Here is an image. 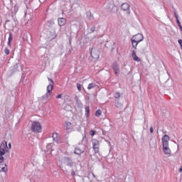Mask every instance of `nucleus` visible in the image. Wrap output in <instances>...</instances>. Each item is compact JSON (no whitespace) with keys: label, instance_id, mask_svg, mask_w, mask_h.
Masks as SVG:
<instances>
[{"label":"nucleus","instance_id":"nucleus-4","mask_svg":"<svg viewBox=\"0 0 182 182\" xmlns=\"http://www.w3.org/2000/svg\"><path fill=\"white\" fill-rule=\"evenodd\" d=\"M100 141L97 139H93L92 140V149L95 153V154H97L100 151Z\"/></svg>","mask_w":182,"mask_h":182},{"label":"nucleus","instance_id":"nucleus-30","mask_svg":"<svg viewBox=\"0 0 182 182\" xmlns=\"http://www.w3.org/2000/svg\"><path fill=\"white\" fill-rule=\"evenodd\" d=\"M150 133H151V134L153 133V127H150Z\"/></svg>","mask_w":182,"mask_h":182},{"label":"nucleus","instance_id":"nucleus-21","mask_svg":"<svg viewBox=\"0 0 182 182\" xmlns=\"http://www.w3.org/2000/svg\"><path fill=\"white\" fill-rule=\"evenodd\" d=\"M90 134L92 136H95V134H96V131L92 129L91 131H90Z\"/></svg>","mask_w":182,"mask_h":182},{"label":"nucleus","instance_id":"nucleus-32","mask_svg":"<svg viewBox=\"0 0 182 182\" xmlns=\"http://www.w3.org/2000/svg\"><path fill=\"white\" fill-rule=\"evenodd\" d=\"M92 58H95V56H93V52L91 51V53H90Z\"/></svg>","mask_w":182,"mask_h":182},{"label":"nucleus","instance_id":"nucleus-33","mask_svg":"<svg viewBox=\"0 0 182 182\" xmlns=\"http://www.w3.org/2000/svg\"><path fill=\"white\" fill-rule=\"evenodd\" d=\"M11 41H8V46H11Z\"/></svg>","mask_w":182,"mask_h":182},{"label":"nucleus","instance_id":"nucleus-10","mask_svg":"<svg viewBox=\"0 0 182 182\" xmlns=\"http://www.w3.org/2000/svg\"><path fill=\"white\" fill-rule=\"evenodd\" d=\"M8 171V168L6 167V164H0V173H6Z\"/></svg>","mask_w":182,"mask_h":182},{"label":"nucleus","instance_id":"nucleus-25","mask_svg":"<svg viewBox=\"0 0 182 182\" xmlns=\"http://www.w3.org/2000/svg\"><path fill=\"white\" fill-rule=\"evenodd\" d=\"M115 97H116V99H119V97H120V93L117 92V93L115 94Z\"/></svg>","mask_w":182,"mask_h":182},{"label":"nucleus","instance_id":"nucleus-3","mask_svg":"<svg viewBox=\"0 0 182 182\" xmlns=\"http://www.w3.org/2000/svg\"><path fill=\"white\" fill-rule=\"evenodd\" d=\"M31 130L34 133H41L42 132V125L38 122H34L31 125Z\"/></svg>","mask_w":182,"mask_h":182},{"label":"nucleus","instance_id":"nucleus-8","mask_svg":"<svg viewBox=\"0 0 182 182\" xmlns=\"http://www.w3.org/2000/svg\"><path fill=\"white\" fill-rule=\"evenodd\" d=\"M48 80L51 82V84L47 86V92H50V93H52V90H53V86H54L53 80H52V79L50 78H48Z\"/></svg>","mask_w":182,"mask_h":182},{"label":"nucleus","instance_id":"nucleus-16","mask_svg":"<svg viewBox=\"0 0 182 182\" xmlns=\"http://www.w3.org/2000/svg\"><path fill=\"white\" fill-rule=\"evenodd\" d=\"M89 113H90V108L89 107H85V114L87 117L89 116Z\"/></svg>","mask_w":182,"mask_h":182},{"label":"nucleus","instance_id":"nucleus-7","mask_svg":"<svg viewBox=\"0 0 182 182\" xmlns=\"http://www.w3.org/2000/svg\"><path fill=\"white\" fill-rule=\"evenodd\" d=\"M58 23L59 26H65V25H66V18H65L63 17L58 18Z\"/></svg>","mask_w":182,"mask_h":182},{"label":"nucleus","instance_id":"nucleus-20","mask_svg":"<svg viewBox=\"0 0 182 182\" xmlns=\"http://www.w3.org/2000/svg\"><path fill=\"white\" fill-rule=\"evenodd\" d=\"M4 53H6V55H9V53H11V51L9 50V49H8V48H5Z\"/></svg>","mask_w":182,"mask_h":182},{"label":"nucleus","instance_id":"nucleus-1","mask_svg":"<svg viewBox=\"0 0 182 182\" xmlns=\"http://www.w3.org/2000/svg\"><path fill=\"white\" fill-rule=\"evenodd\" d=\"M163 150L165 154H171V150L168 147V141H170V136L168 135H164L162 139Z\"/></svg>","mask_w":182,"mask_h":182},{"label":"nucleus","instance_id":"nucleus-35","mask_svg":"<svg viewBox=\"0 0 182 182\" xmlns=\"http://www.w3.org/2000/svg\"><path fill=\"white\" fill-rule=\"evenodd\" d=\"M65 154L68 155V151H66V152L65 153Z\"/></svg>","mask_w":182,"mask_h":182},{"label":"nucleus","instance_id":"nucleus-36","mask_svg":"<svg viewBox=\"0 0 182 182\" xmlns=\"http://www.w3.org/2000/svg\"><path fill=\"white\" fill-rule=\"evenodd\" d=\"M1 149H2V147L0 146V150H1Z\"/></svg>","mask_w":182,"mask_h":182},{"label":"nucleus","instance_id":"nucleus-12","mask_svg":"<svg viewBox=\"0 0 182 182\" xmlns=\"http://www.w3.org/2000/svg\"><path fill=\"white\" fill-rule=\"evenodd\" d=\"M132 58L136 62H140V58H138L137 55L136 54V50H132Z\"/></svg>","mask_w":182,"mask_h":182},{"label":"nucleus","instance_id":"nucleus-14","mask_svg":"<svg viewBox=\"0 0 182 182\" xmlns=\"http://www.w3.org/2000/svg\"><path fill=\"white\" fill-rule=\"evenodd\" d=\"M96 84L95 83H90L87 86L88 90H92V89H95L96 87Z\"/></svg>","mask_w":182,"mask_h":182},{"label":"nucleus","instance_id":"nucleus-5","mask_svg":"<svg viewBox=\"0 0 182 182\" xmlns=\"http://www.w3.org/2000/svg\"><path fill=\"white\" fill-rule=\"evenodd\" d=\"M112 69H113L116 76H119V75L120 73V69L119 68V65H117V63H114L112 65Z\"/></svg>","mask_w":182,"mask_h":182},{"label":"nucleus","instance_id":"nucleus-26","mask_svg":"<svg viewBox=\"0 0 182 182\" xmlns=\"http://www.w3.org/2000/svg\"><path fill=\"white\" fill-rule=\"evenodd\" d=\"M0 163H4V156L2 155H0Z\"/></svg>","mask_w":182,"mask_h":182},{"label":"nucleus","instance_id":"nucleus-13","mask_svg":"<svg viewBox=\"0 0 182 182\" xmlns=\"http://www.w3.org/2000/svg\"><path fill=\"white\" fill-rule=\"evenodd\" d=\"M1 149H4V150H9L8 149V143L6 141H3L1 144Z\"/></svg>","mask_w":182,"mask_h":182},{"label":"nucleus","instance_id":"nucleus-17","mask_svg":"<svg viewBox=\"0 0 182 182\" xmlns=\"http://www.w3.org/2000/svg\"><path fill=\"white\" fill-rule=\"evenodd\" d=\"M102 114V110L100 109H97L95 112V116L97 117H99V116H100Z\"/></svg>","mask_w":182,"mask_h":182},{"label":"nucleus","instance_id":"nucleus-27","mask_svg":"<svg viewBox=\"0 0 182 182\" xmlns=\"http://www.w3.org/2000/svg\"><path fill=\"white\" fill-rule=\"evenodd\" d=\"M95 31H96V27H92L91 28V33L95 32Z\"/></svg>","mask_w":182,"mask_h":182},{"label":"nucleus","instance_id":"nucleus-15","mask_svg":"<svg viewBox=\"0 0 182 182\" xmlns=\"http://www.w3.org/2000/svg\"><path fill=\"white\" fill-rule=\"evenodd\" d=\"M7 151H9V150L4 149L1 148L0 149V156H4L5 153H7Z\"/></svg>","mask_w":182,"mask_h":182},{"label":"nucleus","instance_id":"nucleus-6","mask_svg":"<svg viewBox=\"0 0 182 182\" xmlns=\"http://www.w3.org/2000/svg\"><path fill=\"white\" fill-rule=\"evenodd\" d=\"M64 163L69 167H72V166H73V161H72V159L69 157H64Z\"/></svg>","mask_w":182,"mask_h":182},{"label":"nucleus","instance_id":"nucleus-11","mask_svg":"<svg viewBox=\"0 0 182 182\" xmlns=\"http://www.w3.org/2000/svg\"><path fill=\"white\" fill-rule=\"evenodd\" d=\"M122 11H129L130 9V5L127 3H124L121 6Z\"/></svg>","mask_w":182,"mask_h":182},{"label":"nucleus","instance_id":"nucleus-9","mask_svg":"<svg viewBox=\"0 0 182 182\" xmlns=\"http://www.w3.org/2000/svg\"><path fill=\"white\" fill-rule=\"evenodd\" d=\"M52 137H53V141H55V143H59L60 138L59 137V134H58V133L56 132L53 133Z\"/></svg>","mask_w":182,"mask_h":182},{"label":"nucleus","instance_id":"nucleus-31","mask_svg":"<svg viewBox=\"0 0 182 182\" xmlns=\"http://www.w3.org/2000/svg\"><path fill=\"white\" fill-rule=\"evenodd\" d=\"M9 149H12V145L11 144V143L9 144Z\"/></svg>","mask_w":182,"mask_h":182},{"label":"nucleus","instance_id":"nucleus-34","mask_svg":"<svg viewBox=\"0 0 182 182\" xmlns=\"http://www.w3.org/2000/svg\"><path fill=\"white\" fill-rule=\"evenodd\" d=\"M175 16H176V19H178V17L177 16V14L176 13H175Z\"/></svg>","mask_w":182,"mask_h":182},{"label":"nucleus","instance_id":"nucleus-19","mask_svg":"<svg viewBox=\"0 0 182 182\" xmlns=\"http://www.w3.org/2000/svg\"><path fill=\"white\" fill-rule=\"evenodd\" d=\"M77 90H79V92L82 91V85L80 83H77Z\"/></svg>","mask_w":182,"mask_h":182},{"label":"nucleus","instance_id":"nucleus-24","mask_svg":"<svg viewBox=\"0 0 182 182\" xmlns=\"http://www.w3.org/2000/svg\"><path fill=\"white\" fill-rule=\"evenodd\" d=\"M50 93H51L50 92H48L47 91V92L45 95L46 97H49L50 96V95H51Z\"/></svg>","mask_w":182,"mask_h":182},{"label":"nucleus","instance_id":"nucleus-28","mask_svg":"<svg viewBox=\"0 0 182 182\" xmlns=\"http://www.w3.org/2000/svg\"><path fill=\"white\" fill-rule=\"evenodd\" d=\"M56 99H62V94L57 95Z\"/></svg>","mask_w":182,"mask_h":182},{"label":"nucleus","instance_id":"nucleus-18","mask_svg":"<svg viewBox=\"0 0 182 182\" xmlns=\"http://www.w3.org/2000/svg\"><path fill=\"white\" fill-rule=\"evenodd\" d=\"M82 151H80V149L79 148H75V154H81Z\"/></svg>","mask_w":182,"mask_h":182},{"label":"nucleus","instance_id":"nucleus-22","mask_svg":"<svg viewBox=\"0 0 182 182\" xmlns=\"http://www.w3.org/2000/svg\"><path fill=\"white\" fill-rule=\"evenodd\" d=\"M12 39H14L12 37V33H10L9 36V42H12Z\"/></svg>","mask_w":182,"mask_h":182},{"label":"nucleus","instance_id":"nucleus-29","mask_svg":"<svg viewBox=\"0 0 182 182\" xmlns=\"http://www.w3.org/2000/svg\"><path fill=\"white\" fill-rule=\"evenodd\" d=\"M177 22H178V25L181 31H182V26H181V25H180V21H178Z\"/></svg>","mask_w":182,"mask_h":182},{"label":"nucleus","instance_id":"nucleus-23","mask_svg":"<svg viewBox=\"0 0 182 182\" xmlns=\"http://www.w3.org/2000/svg\"><path fill=\"white\" fill-rule=\"evenodd\" d=\"M66 126H67V129H68L69 127H70V126H72V123H70V122H66Z\"/></svg>","mask_w":182,"mask_h":182},{"label":"nucleus","instance_id":"nucleus-2","mask_svg":"<svg viewBox=\"0 0 182 182\" xmlns=\"http://www.w3.org/2000/svg\"><path fill=\"white\" fill-rule=\"evenodd\" d=\"M144 39V37L143 36V34H136L132 38V47L134 49H137V46L140 42H143V40Z\"/></svg>","mask_w":182,"mask_h":182}]
</instances>
